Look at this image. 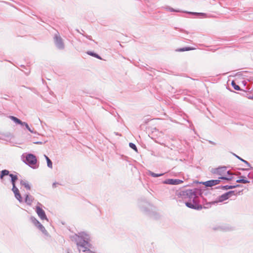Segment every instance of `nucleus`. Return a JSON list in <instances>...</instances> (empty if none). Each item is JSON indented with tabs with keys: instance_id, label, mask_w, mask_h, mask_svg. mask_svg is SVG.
<instances>
[{
	"instance_id": "nucleus-1",
	"label": "nucleus",
	"mask_w": 253,
	"mask_h": 253,
	"mask_svg": "<svg viewBox=\"0 0 253 253\" xmlns=\"http://www.w3.org/2000/svg\"><path fill=\"white\" fill-rule=\"evenodd\" d=\"M78 240L77 245L79 248L80 251H86V245H88V242L90 241L89 235L85 233H82L80 235L78 236Z\"/></svg>"
},
{
	"instance_id": "nucleus-2",
	"label": "nucleus",
	"mask_w": 253,
	"mask_h": 253,
	"mask_svg": "<svg viewBox=\"0 0 253 253\" xmlns=\"http://www.w3.org/2000/svg\"><path fill=\"white\" fill-rule=\"evenodd\" d=\"M186 206L191 209L201 210L202 209V206L199 204L198 198L191 200V201H187L185 202Z\"/></svg>"
},
{
	"instance_id": "nucleus-3",
	"label": "nucleus",
	"mask_w": 253,
	"mask_h": 253,
	"mask_svg": "<svg viewBox=\"0 0 253 253\" xmlns=\"http://www.w3.org/2000/svg\"><path fill=\"white\" fill-rule=\"evenodd\" d=\"M182 195L183 196L184 199H188V201H191V200L197 198L195 192L193 191L192 190H188L183 192Z\"/></svg>"
},
{
	"instance_id": "nucleus-4",
	"label": "nucleus",
	"mask_w": 253,
	"mask_h": 253,
	"mask_svg": "<svg viewBox=\"0 0 253 253\" xmlns=\"http://www.w3.org/2000/svg\"><path fill=\"white\" fill-rule=\"evenodd\" d=\"M26 160L27 164L31 166L35 165L37 162L36 156L31 154H28L26 156Z\"/></svg>"
},
{
	"instance_id": "nucleus-5",
	"label": "nucleus",
	"mask_w": 253,
	"mask_h": 253,
	"mask_svg": "<svg viewBox=\"0 0 253 253\" xmlns=\"http://www.w3.org/2000/svg\"><path fill=\"white\" fill-rule=\"evenodd\" d=\"M36 212L38 216L42 220H48L44 211L40 207H36Z\"/></svg>"
},
{
	"instance_id": "nucleus-6",
	"label": "nucleus",
	"mask_w": 253,
	"mask_h": 253,
	"mask_svg": "<svg viewBox=\"0 0 253 253\" xmlns=\"http://www.w3.org/2000/svg\"><path fill=\"white\" fill-rule=\"evenodd\" d=\"M234 194L233 191H229L221 195L218 198V202H222L230 197Z\"/></svg>"
},
{
	"instance_id": "nucleus-7",
	"label": "nucleus",
	"mask_w": 253,
	"mask_h": 253,
	"mask_svg": "<svg viewBox=\"0 0 253 253\" xmlns=\"http://www.w3.org/2000/svg\"><path fill=\"white\" fill-rule=\"evenodd\" d=\"M12 191L14 193L15 197L20 202H21L22 201V198L20 194L18 188L16 187L15 185L12 187Z\"/></svg>"
},
{
	"instance_id": "nucleus-8",
	"label": "nucleus",
	"mask_w": 253,
	"mask_h": 253,
	"mask_svg": "<svg viewBox=\"0 0 253 253\" xmlns=\"http://www.w3.org/2000/svg\"><path fill=\"white\" fill-rule=\"evenodd\" d=\"M219 180H211L206 181L204 183V184L207 187H211L215 185L218 184L219 183Z\"/></svg>"
},
{
	"instance_id": "nucleus-9",
	"label": "nucleus",
	"mask_w": 253,
	"mask_h": 253,
	"mask_svg": "<svg viewBox=\"0 0 253 253\" xmlns=\"http://www.w3.org/2000/svg\"><path fill=\"white\" fill-rule=\"evenodd\" d=\"M182 183H183L182 180L176 179H169L166 182V183L171 185H178Z\"/></svg>"
},
{
	"instance_id": "nucleus-10",
	"label": "nucleus",
	"mask_w": 253,
	"mask_h": 253,
	"mask_svg": "<svg viewBox=\"0 0 253 253\" xmlns=\"http://www.w3.org/2000/svg\"><path fill=\"white\" fill-rule=\"evenodd\" d=\"M37 223L38 224V228L44 234H47V232L45 229L44 227L38 220L37 221Z\"/></svg>"
},
{
	"instance_id": "nucleus-11",
	"label": "nucleus",
	"mask_w": 253,
	"mask_h": 253,
	"mask_svg": "<svg viewBox=\"0 0 253 253\" xmlns=\"http://www.w3.org/2000/svg\"><path fill=\"white\" fill-rule=\"evenodd\" d=\"M34 200V198L32 196H29V195H27L25 198L26 203L30 205L32 203Z\"/></svg>"
},
{
	"instance_id": "nucleus-12",
	"label": "nucleus",
	"mask_w": 253,
	"mask_h": 253,
	"mask_svg": "<svg viewBox=\"0 0 253 253\" xmlns=\"http://www.w3.org/2000/svg\"><path fill=\"white\" fill-rule=\"evenodd\" d=\"M236 182L238 183H242L244 184L249 183V181L248 180L245 179V177L243 176H241L239 179L237 180Z\"/></svg>"
},
{
	"instance_id": "nucleus-13",
	"label": "nucleus",
	"mask_w": 253,
	"mask_h": 253,
	"mask_svg": "<svg viewBox=\"0 0 253 253\" xmlns=\"http://www.w3.org/2000/svg\"><path fill=\"white\" fill-rule=\"evenodd\" d=\"M9 176L11 178V182L12 183V186H14V185H15V183L16 180H17L18 179L17 176L16 175H13L12 174H9Z\"/></svg>"
},
{
	"instance_id": "nucleus-14",
	"label": "nucleus",
	"mask_w": 253,
	"mask_h": 253,
	"mask_svg": "<svg viewBox=\"0 0 253 253\" xmlns=\"http://www.w3.org/2000/svg\"><path fill=\"white\" fill-rule=\"evenodd\" d=\"M9 118L11 119L12 120H13L14 122H15L17 124H18L20 125L22 124V122H21L19 119H18V118H17L15 117L10 116Z\"/></svg>"
},
{
	"instance_id": "nucleus-15",
	"label": "nucleus",
	"mask_w": 253,
	"mask_h": 253,
	"mask_svg": "<svg viewBox=\"0 0 253 253\" xmlns=\"http://www.w3.org/2000/svg\"><path fill=\"white\" fill-rule=\"evenodd\" d=\"M9 172V171L6 169L2 170L0 175V178L2 179L4 176L8 175Z\"/></svg>"
},
{
	"instance_id": "nucleus-16",
	"label": "nucleus",
	"mask_w": 253,
	"mask_h": 253,
	"mask_svg": "<svg viewBox=\"0 0 253 253\" xmlns=\"http://www.w3.org/2000/svg\"><path fill=\"white\" fill-rule=\"evenodd\" d=\"M44 157H45V159L46 160V161H47V166L49 168L52 169V162H51V160L46 155H44Z\"/></svg>"
},
{
	"instance_id": "nucleus-17",
	"label": "nucleus",
	"mask_w": 253,
	"mask_h": 253,
	"mask_svg": "<svg viewBox=\"0 0 253 253\" xmlns=\"http://www.w3.org/2000/svg\"><path fill=\"white\" fill-rule=\"evenodd\" d=\"M21 184L23 186H24L27 190H30L31 187L30 185L26 182L24 181H21Z\"/></svg>"
},
{
	"instance_id": "nucleus-18",
	"label": "nucleus",
	"mask_w": 253,
	"mask_h": 253,
	"mask_svg": "<svg viewBox=\"0 0 253 253\" xmlns=\"http://www.w3.org/2000/svg\"><path fill=\"white\" fill-rule=\"evenodd\" d=\"M129 145L130 146V148H131L132 149H133L134 150H135L136 152L137 151V149L136 148V146H135V145L132 143H130L129 144Z\"/></svg>"
},
{
	"instance_id": "nucleus-19",
	"label": "nucleus",
	"mask_w": 253,
	"mask_h": 253,
	"mask_svg": "<svg viewBox=\"0 0 253 253\" xmlns=\"http://www.w3.org/2000/svg\"><path fill=\"white\" fill-rule=\"evenodd\" d=\"M192 49V48H190V47H188V48H180L179 49H178V51H187V50H191Z\"/></svg>"
},
{
	"instance_id": "nucleus-20",
	"label": "nucleus",
	"mask_w": 253,
	"mask_h": 253,
	"mask_svg": "<svg viewBox=\"0 0 253 253\" xmlns=\"http://www.w3.org/2000/svg\"><path fill=\"white\" fill-rule=\"evenodd\" d=\"M232 84L234 86V88L235 89H236V90H239L240 89V87L238 85H236L235 83L234 82H232Z\"/></svg>"
},
{
	"instance_id": "nucleus-21",
	"label": "nucleus",
	"mask_w": 253,
	"mask_h": 253,
	"mask_svg": "<svg viewBox=\"0 0 253 253\" xmlns=\"http://www.w3.org/2000/svg\"><path fill=\"white\" fill-rule=\"evenodd\" d=\"M238 186H239L238 185H235V186H226L225 188L226 189H233V188H236Z\"/></svg>"
},
{
	"instance_id": "nucleus-22",
	"label": "nucleus",
	"mask_w": 253,
	"mask_h": 253,
	"mask_svg": "<svg viewBox=\"0 0 253 253\" xmlns=\"http://www.w3.org/2000/svg\"><path fill=\"white\" fill-rule=\"evenodd\" d=\"M219 178L222 179H225V180H229L232 179L231 177H224V176L220 177Z\"/></svg>"
},
{
	"instance_id": "nucleus-23",
	"label": "nucleus",
	"mask_w": 253,
	"mask_h": 253,
	"mask_svg": "<svg viewBox=\"0 0 253 253\" xmlns=\"http://www.w3.org/2000/svg\"><path fill=\"white\" fill-rule=\"evenodd\" d=\"M162 175H163V174H155L154 173H151V175H152L154 177H158V176H161Z\"/></svg>"
},
{
	"instance_id": "nucleus-24",
	"label": "nucleus",
	"mask_w": 253,
	"mask_h": 253,
	"mask_svg": "<svg viewBox=\"0 0 253 253\" xmlns=\"http://www.w3.org/2000/svg\"><path fill=\"white\" fill-rule=\"evenodd\" d=\"M90 55H92V56H93L98 59H101V58L97 55V54H94V53H90L89 54Z\"/></svg>"
},
{
	"instance_id": "nucleus-25",
	"label": "nucleus",
	"mask_w": 253,
	"mask_h": 253,
	"mask_svg": "<svg viewBox=\"0 0 253 253\" xmlns=\"http://www.w3.org/2000/svg\"><path fill=\"white\" fill-rule=\"evenodd\" d=\"M26 127L31 132H33V131L31 129L28 125H26Z\"/></svg>"
},
{
	"instance_id": "nucleus-26",
	"label": "nucleus",
	"mask_w": 253,
	"mask_h": 253,
	"mask_svg": "<svg viewBox=\"0 0 253 253\" xmlns=\"http://www.w3.org/2000/svg\"><path fill=\"white\" fill-rule=\"evenodd\" d=\"M26 125H28V124L25 122H22V124H21V125H24L25 126H26Z\"/></svg>"
},
{
	"instance_id": "nucleus-27",
	"label": "nucleus",
	"mask_w": 253,
	"mask_h": 253,
	"mask_svg": "<svg viewBox=\"0 0 253 253\" xmlns=\"http://www.w3.org/2000/svg\"><path fill=\"white\" fill-rule=\"evenodd\" d=\"M171 11H175V12H179V10H175L173 9L172 8L170 9Z\"/></svg>"
},
{
	"instance_id": "nucleus-28",
	"label": "nucleus",
	"mask_w": 253,
	"mask_h": 253,
	"mask_svg": "<svg viewBox=\"0 0 253 253\" xmlns=\"http://www.w3.org/2000/svg\"><path fill=\"white\" fill-rule=\"evenodd\" d=\"M239 159H240L241 161H242L243 162H245V163H247L246 161L245 160H244L243 159L238 157Z\"/></svg>"
},
{
	"instance_id": "nucleus-29",
	"label": "nucleus",
	"mask_w": 253,
	"mask_h": 253,
	"mask_svg": "<svg viewBox=\"0 0 253 253\" xmlns=\"http://www.w3.org/2000/svg\"><path fill=\"white\" fill-rule=\"evenodd\" d=\"M250 99H253V95L251 97H249Z\"/></svg>"
},
{
	"instance_id": "nucleus-30",
	"label": "nucleus",
	"mask_w": 253,
	"mask_h": 253,
	"mask_svg": "<svg viewBox=\"0 0 253 253\" xmlns=\"http://www.w3.org/2000/svg\"><path fill=\"white\" fill-rule=\"evenodd\" d=\"M190 14H197L196 13H193V12H189Z\"/></svg>"
}]
</instances>
